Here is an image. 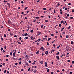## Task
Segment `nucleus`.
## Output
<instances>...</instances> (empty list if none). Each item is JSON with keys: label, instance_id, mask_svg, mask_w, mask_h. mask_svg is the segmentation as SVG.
Here are the masks:
<instances>
[{"label": "nucleus", "instance_id": "nucleus-1", "mask_svg": "<svg viewBox=\"0 0 74 74\" xmlns=\"http://www.w3.org/2000/svg\"><path fill=\"white\" fill-rule=\"evenodd\" d=\"M38 33V34H37V36H39V35H40V34H41L42 33L41 32H37Z\"/></svg>", "mask_w": 74, "mask_h": 74}, {"label": "nucleus", "instance_id": "nucleus-2", "mask_svg": "<svg viewBox=\"0 0 74 74\" xmlns=\"http://www.w3.org/2000/svg\"><path fill=\"white\" fill-rule=\"evenodd\" d=\"M8 24H9V25H10L11 24V21H10V20H9L8 21Z\"/></svg>", "mask_w": 74, "mask_h": 74}, {"label": "nucleus", "instance_id": "nucleus-3", "mask_svg": "<svg viewBox=\"0 0 74 74\" xmlns=\"http://www.w3.org/2000/svg\"><path fill=\"white\" fill-rule=\"evenodd\" d=\"M27 59H28V56L27 55L25 56V60H27Z\"/></svg>", "mask_w": 74, "mask_h": 74}, {"label": "nucleus", "instance_id": "nucleus-4", "mask_svg": "<svg viewBox=\"0 0 74 74\" xmlns=\"http://www.w3.org/2000/svg\"><path fill=\"white\" fill-rule=\"evenodd\" d=\"M56 58H57V60H59V59H60V58H59V56H56Z\"/></svg>", "mask_w": 74, "mask_h": 74}, {"label": "nucleus", "instance_id": "nucleus-5", "mask_svg": "<svg viewBox=\"0 0 74 74\" xmlns=\"http://www.w3.org/2000/svg\"><path fill=\"white\" fill-rule=\"evenodd\" d=\"M16 53V52H14L13 53V57H15V54Z\"/></svg>", "mask_w": 74, "mask_h": 74}, {"label": "nucleus", "instance_id": "nucleus-6", "mask_svg": "<svg viewBox=\"0 0 74 74\" xmlns=\"http://www.w3.org/2000/svg\"><path fill=\"white\" fill-rule=\"evenodd\" d=\"M24 36H27V35H28V34L27 33H26V34H24Z\"/></svg>", "mask_w": 74, "mask_h": 74}, {"label": "nucleus", "instance_id": "nucleus-7", "mask_svg": "<svg viewBox=\"0 0 74 74\" xmlns=\"http://www.w3.org/2000/svg\"><path fill=\"white\" fill-rule=\"evenodd\" d=\"M37 70L36 69L34 70V73H36L37 72Z\"/></svg>", "mask_w": 74, "mask_h": 74}, {"label": "nucleus", "instance_id": "nucleus-8", "mask_svg": "<svg viewBox=\"0 0 74 74\" xmlns=\"http://www.w3.org/2000/svg\"><path fill=\"white\" fill-rule=\"evenodd\" d=\"M48 51H46L45 52V54H46V55H48Z\"/></svg>", "mask_w": 74, "mask_h": 74}, {"label": "nucleus", "instance_id": "nucleus-9", "mask_svg": "<svg viewBox=\"0 0 74 74\" xmlns=\"http://www.w3.org/2000/svg\"><path fill=\"white\" fill-rule=\"evenodd\" d=\"M40 53V52H39V51H37V52L36 53V54H38Z\"/></svg>", "mask_w": 74, "mask_h": 74}, {"label": "nucleus", "instance_id": "nucleus-10", "mask_svg": "<svg viewBox=\"0 0 74 74\" xmlns=\"http://www.w3.org/2000/svg\"><path fill=\"white\" fill-rule=\"evenodd\" d=\"M45 67H47V62H45Z\"/></svg>", "mask_w": 74, "mask_h": 74}, {"label": "nucleus", "instance_id": "nucleus-11", "mask_svg": "<svg viewBox=\"0 0 74 74\" xmlns=\"http://www.w3.org/2000/svg\"><path fill=\"white\" fill-rule=\"evenodd\" d=\"M59 54V52H58V53H57L56 54V55H58Z\"/></svg>", "mask_w": 74, "mask_h": 74}, {"label": "nucleus", "instance_id": "nucleus-12", "mask_svg": "<svg viewBox=\"0 0 74 74\" xmlns=\"http://www.w3.org/2000/svg\"><path fill=\"white\" fill-rule=\"evenodd\" d=\"M19 40H17V42L19 44H21V43L20 42H19Z\"/></svg>", "mask_w": 74, "mask_h": 74}, {"label": "nucleus", "instance_id": "nucleus-13", "mask_svg": "<svg viewBox=\"0 0 74 74\" xmlns=\"http://www.w3.org/2000/svg\"><path fill=\"white\" fill-rule=\"evenodd\" d=\"M36 62V61H34V62L32 63V64H35V63Z\"/></svg>", "mask_w": 74, "mask_h": 74}, {"label": "nucleus", "instance_id": "nucleus-14", "mask_svg": "<svg viewBox=\"0 0 74 74\" xmlns=\"http://www.w3.org/2000/svg\"><path fill=\"white\" fill-rule=\"evenodd\" d=\"M13 60H16V58H15L13 57Z\"/></svg>", "mask_w": 74, "mask_h": 74}, {"label": "nucleus", "instance_id": "nucleus-15", "mask_svg": "<svg viewBox=\"0 0 74 74\" xmlns=\"http://www.w3.org/2000/svg\"><path fill=\"white\" fill-rule=\"evenodd\" d=\"M40 63H41V64H43V61H41L40 62Z\"/></svg>", "mask_w": 74, "mask_h": 74}, {"label": "nucleus", "instance_id": "nucleus-16", "mask_svg": "<svg viewBox=\"0 0 74 74\" xmlns=\"http://www.w3.org/2000/svg\"><path fill=\"white\" fill-rule=\"evenodd\" d=\"M64 29V27L63 28H62L61 29V32H62V30H63V29Z\"/></svg>", "mask_w": 74, "mask_h": 74}, {"label": "nucleus", "instance_id": "nucleus-17", "mask_svg": "<svg viewBox=\"0 0 74 74\" xmlns=\"http://www.w3.org/2000/svg\"><path fill=\"white\" fill-rule=\"evenodd\" d=\"M27 8H28V7H27L26 8H25L24 10H27Z\"/></svg>", "mask_w": 74, "mask_h": 74}, {"label": "nucleus", "instance_id": "nucleus-18", "mask_svg": "<svg viewBox=\"0 0 74 74\" xmlns=\"http://www.w3.org/2000/svg\"><path fill=\"white\" fill-rule=\"evenodd\" d=\"M66 38H69V36L68 35H66Z\"/></svg>", "mask_w": 74, "mask_h": 74}, {"label": "nucleus", "instance_id": "nucleus-19", "mask_svg": "<svg viewBox=\"0 0 74 74\" xmlns=\"http://www.w3.org/2000/svg\"><path fill=\"white\" fill-rule=\"evenodd\" d=\"M51 38H48V41H49V40H51Z\"/></svg>", "mask_w": 74, "mask_h": 74}, {"label": "nucleus", "instance_id": "nucleus-20", "mask_svg": "<svg viewBox=\"0 0 74 74\" xmlns=\"http://www.w3.org/2000/svg\"><path fill=\"white\" fill-rule=\"evenodd\" d=\"M30 38H31V40H33V37L32 36L30 37Z\"/></svg>", "mask_w": 74, "mask_h": 74}, {"label": "nucleus", "instance_id": "nucleus-21", "mask_svg": "<svg viewBox=\"0 0 74 74\" xmlns=\"http://www.w3.org/2000/svg\"><path fill=\"white\" fill-rule=\"evenodd\" d=\"M35 18H36V19H39V18H40V17H35Z\"/></svg>", "mask_w": 74, "mask_h": 74}, {"label": "nucleus", "instance_id": "nucleus-22", "mask_svg": "<svg viewBox=\"0 0 74 74\" xmlns=\"http://www.w3.org/2000/svg\"><path fill=\"white\" fill-rule=\"evenodd\" d=\"M43 10H47V8H43Z\"/></svg>", "mask_w": 74, "mask_h": 74}, {"label": "nucleus", "instance_id": "nucleus-23", "mask_svg": "<svg viewBox=\"0 0 74 74\" xmlns=\"http://www.w3.org/2000/svg\"><path fill=\"white\" fill-rule=\"evenodd\" d=\"M10 36H12L13 35V34L11 32H10Z\"/></svg>", "mask_w": 74, "mask_h": 74}, {"label": "nucleus", "instance_id": "nucleus-24", "mask_svg": "<svg viewBox=\"0 0 74 74\" xmlns=\"http://www.w3.org/2000/svg\"><path fill=\"white\" fill-rule=\"evenodd\" d=\"M60 36L61 38H62V36L61 34L60 35Z\"/></svg>", "mask_w": 74, "mask_h": 74}, {"label": "nucleus", "instance_id": "nucleus-25", "mask_svg": "<svg viewBox=\"0 0 74 74\" xmlns=\"http://www.w3.org/2000/svg\"><path fill=\"white\" fill-rule=\"evenodd\" d=\"M61 25H61V24H59V26L60 27H61Z\"/></svg>", "mask_w": 74, "mask_h": 74}, {"label": "nucleus", "instance_id": "nucleus-26", "mask_svg": "<svg viewBox=\"0 0 74 74\" xmlns=\"http://www.w3.org/2000/svg\"><path fill=\"white\" fill-rule=\"evenodd\" d=\"M19 64H22V62H21V61H20L19 63Z\"/></svg>", "mask_w": 74, "mask_h": 74}, {"label": "nucleus", "instance_id": "nucleus-27", "mask_svg": "<svg viewBox=\"0 0 74 74\" xmlns=\"http://www.w3.org/2000/svg\"><path fill=\"white\" fill-rule=\"evenodd\" d=\"M47 45H49V43H48V42H47Z\"/></svg>", "mask_w": 74, "mask_h": 74}, {"label": "nucleus", "instance_id": "nucleus-28", "mask_svg": "<svg viewBox=\"0 0 74 74\" xmlns=\"http://www.w3.org/2000/svg\"><path fill=\"white\" fill-rule=\"evenodd\" d=\"M30 68H29L28 69V71H29L30 70Z\"/></svg>", "mask_w": 74, "mask_h": 74}, {"label": "nucleus", "instance_id": "nucleus-29", "mask_svg": "<svg viewBox=\"0 0 74 74\" xmlns=\"http://www.w3.org/2000/svg\"><path fill=\"white\" fill-rule=\"evenodd\" d=\"M4 48H5V49L7 48V46H5L4 47Z\"/></svg>", "mask_w": 74, "mask_h": 74}, {"label": "nucleus", "instance_id": "nucleus-30", "mask_svg": "<svg viewBox=\"0 0 74 74\" xmlns=\"http://www.w3.org/2000/svg\"><path fill=\"white\" fill-rule=\"evenodd\" d=\"M53 47H54V48H55V46H56V45H55V44H53Z\"/></svg>", "mask_w": 74, "mask_h": 74}, {"label": "nucleus", "instance_id": "nucleus-31", "mask_svg": "<svg viewBox=\"0 0 74 74\" xmlns=\"http://www.w3.org/2000/svg\"><path fill=\"white\" fill-rule=\"evenodd\" d=\"M55 40H54L53 41H52V44H53V42H55Z\"/></svg>", "mask_w": 74, "mask_h": 74}, {"label": "nucleus", "instance_id": "nucleus-32", "mask_svg": "<svg viewBox=\"0 0 74 74\" xmlns=\"http://www.w3.org/2000/svg\"><path fill=\"white\" fill-rule=\"evenodd\" d=\"M44 48V47H41V48H40V49H43Z\"/></svg>", "mask_w": 74, "mask_h": 74}, {"label": "nucleus", "instance_id": "nucleus-33", "mask_svg": "<svg viewBox=\"0 0 74 74\" xmlns=\"http://www.w3.org/2000/svg\"><path fill=\"white\" fill-rule=\"evenodd\" d=\"M49 69H47V73H48L49 72Z\"/></svg>", "mask_w": 74, "mask_h": 74}, {"label": "nucleus", "instance_id": "nucleus-34", "mask_svg": "<svg viewBox=\"0 0 74 74\" xmlns=\"http://www.w3.org/2000/svg\"><path fill=\"white\" fill-rule=\"evenodd\" d=\"M45 22H48V20H45Z\"/></svg>", "mask_w": 74, "mask_h": 74}, {"label": "nucleus", "instance_id": "nucleus-35", "mask_svg": "<svg viewBox=\"0 0 74 74\" xmlns=\"http://www.w3.org/2000/svg\"><path fill=\"white\" fill-rule=\"evenodd\" d=\"M43 27V25H42L41 26V28H42Z\"/></svg>", "mask_w": 74, "mask_h": 74}, {"label": "nucleus", "instance_id": "nucleus-36", "mask_svg": "<svg viewBox=\"0 0 74 74\" xmlns=\"http://www.w3.org/2000/svg\"><path fill=\"white\" fill-rule=\"evenodd\" d=\"M30 32H31V33H33V30H31L30 31Z\"/></svg>", "mask_w": 74, "mask_h": 74}, {"label": "nucleus", "instance_id": "nucleus-37", "mask_svg": "<svg viewBox=\"0 0 74 74\" xmlns=\"http://www.w3.org/2000/svg\"><path fill=\"white\" fill-rule=\"evenodd\" d=\"M29 63H32V62H31V61L29 60Z\"/></svg>", "mask_w": 74, "mask_h": 74}, {"label": "nucleus", "instance_id": "nucleus-38", "mask_svg": "<svg viewBox=\"0 0 74 74\" xmlns=\"http://www.w3.org/2000/svg\"><path fill=\"white\" fill-rule=\"evenodd\" d=\"M73 41H71V44H73Z\"/></svg>", "mask_w": 74, "mask_h": 74}, {"label": "nucleus", "instance_id": "nucleus-39", "mask_svg": "<svg viewBox=\"0 0 74 74\" xmlns=\"http://www.w3.org/2000/svg\"><path fill=\"white\" fill-rule=\"evenodd\" d=\"M29 39V38L28 37H25V39H26L27 40V39Z\"/></svg>", "mask_w": 74, "mask_h": 74}, {"label": "nucleus", "instance_id": "nucleus-40", "mask_svg": "<svg viewBox=\"0 0 74 74\" xmlns=\"http://www.w3.org/2000/svg\"><path fill=\"white\" fill-rule=\"evenodd\" d=\"M10 55H11V56H12V53L10 52Z\"/></svg>", "mask_w": 74, "mask_h": 74}, {"label": "nucleus", "instance_id": "nucleus-41", "mask_svg": "<svg viewBox=\"0 0 74 74\" xmlns=\"http://www.w3.org/2000/svg\"><path fill=\"white\" fill-rule=\"evenodd\" d=\"M30 71H31L32 72L33 71V69H31Z\"/></svg>", "mask_w": 74, "mask_h": 74}, {"label": "nucleus", "instance_id": "nucleus-42", "mask_svg": "<svg viewBox=\"0 0 74 74\" xmlns=\"http://www.w3.org/2000/svg\"><path fill=\"white\" fill-rule=\"evenodd\" d=\"M51 51L52 52H55V50H53V49L51 50Z\"/></svg>", "mask_w": 74, "mask_h": 74}, {"label": "nucleus", "instance_id": "nucleus-43", "mask_svg": "<svg viewBox=\"0 0 74 74\" xmlns=\"http://www.w3.org/2000/svg\"><path fill=\"white\" fill-rule=\"evenodd\" d=\"M3 47H1V51H3Z\"/></svg>", "mask_w": 74, "mask_h": 74}, {"label": "nucleus", "instance_id": "nucleus-44", "mask_svg": "<svg viewBox=\"0 0 74 74\" xmlns=\"http://www.w3.org/2000/svg\"><path fill=\"white\" fill-rule=\"evenodd\" d=\"M63 53V56H65V55H66V54L65 53Z\"/></svg>", "mask_w": 74, "mask_h": 74}, {"label": "nucleus", "instance_id": "nucleus-45", "mask_svg": "<svg viewBox=\"0 0 74 74\" xmlns=\"http://www.w3.org/2000/svg\"><path fill=\"white\" fill-rule=\"evenodd\" d=\"M70 19H73V17H70Z\"/></svg>", "mask_w": 74, "mask_h": 74}, {"label": "nucleus", "instance_id": "nucleus-46", "mask_svg": "<svg viewBox=\"0 0 74 74\" xmlns=\"http://www.w3.org/2000/svg\"><path fill=\"white\" fill-rule=\"evenodd\" d=\"M63 21H62L60 23H61V24H62V23H63Z\"/></svg>", "mask_w": 74, "mask_h": 74}, {"label": "nucleus", "instance_id": "nucleus-47", "mask_svg": "<svg viewBox=\"0 0 74 74\" xmlns=\"http://www.w3.org/2000/svg\"><path fill=\"white\" fill-rule=\"evenodd\" d=\"M62 34H65V32H63V33Z\"/></svg>", "mask_w": 74, "mask_h": 74}, {"label": "nucleus", "instance_id": "nucleus-48", "mask_svg": "<svg viewBox=\"0 0 74 74\" xmlns=\"http://www.w3.org/2000/svg\"><path fill=\"white\" fill-rule=\"evenodd\" d=\"M6 71H7V70H5L4 71V73H6Z\"/></svg>", "mask_w": 74, "mask_h": 74}, {"label": "nucleus", "instance_id": "nucleus-49", "mask_svg": "<svg viewBox=\"0 0 74 74\" xmlns=\"http://www.w3.org/2000/svg\"><path fill=\"white\" fill-rule=\"evenodd\" d=\"M37 3H38L40 1V0H38V1H36Z\"/></svg>", "mask_w": 74, "mask_h": 74}, {"label": "nucleus", "instance_id": "nucleus-50", "mask_svg": "<svg viewBox=\"0 0 74 74\" xmlns=\"http://www.w3.org/2000/svg\"><path fill=\"white\" fill-rule=\"evenodd\" d=\"M21 39H22V38H21V37H20L19 38V40H21Z\"/></svg>", "mask_w": 74, "mask_h": 74}, {"label": "nucleus", "instance_id": "nucleus-51", "mask_svg": "<svg viewBox=\"0 0 74 74\" xmlns=\"http://www.w3.org/2000/svg\"><path fill=\"white\" fill-rule=\"evenodd\" d=\"M3 66H5V63H3Z\"/></svg>", "mask_w": 74, "mask_h": 74}, {"label": "nucleus", "instance_id": "nucleus-52", "mask_svg": "<svg viewBox=\"0 0 74 74\" xmlns=\"http://www.w3.org/2000/svg\"><path fill=\"white\" fill-rule=\"evenodd\" d=\"M6 37V35L5 34H4V37Z\"/></svg>", "mask_w": 74, "mask_h": 74}, {"label": "nucleus", "instance_id": "nucleus-53", "mask_svg": "<svg viewBox=\"0 0 74 74\" xmlns=\"http://www.w3.org/2000/svg\"><path fill=\"white\" fill-rule=\"evenodd\" d=\"M14 37H17V36L16 35H15L14 36Z\"/></svg>", "mask_w": 74, "mask_h": 74}, {"label": "nucleus", "instance_id": "nucleus-54", "mask_svg": "<svg viewBox=\"0 0 74 74\" xmlns=\"http://www.w3.org/2000/svg\"><path fill=\"white\" fill-rule=\"evenodd\" d=\"M51 36H54L53 34H51Z\"/></svg>", "mask_w": 74, "mask_h": 74}, {"label": "nucleus", "instance_id": "nucleus-55", "mask_svg": "<svg viewBox=\"0 0 74 74\" xmlns=\"http://www.w3.org/2000/svg\"><path fill=\"white\" fill-rule=\"evenodd\" d=\"M72 64H74V61H73L72 62Z\"/></svg>", "mask_w": 74, "mask_h": 74}, {"label": "nucleus", "instance_id": "nucleus-56", "mask_svg": "<svg viewBox=\"0 0 74 74\" xmlns=\"http://www.w3.org/2000/svg\"><path fill=\"white\" fill-rule=\"evenodd\" d=\"M60 14H63V13L62 12H60Z\"/></svg>", "mask_w": 74, "mask_h": 74}, {"label": "nucleus", "instance_id": "nucleus-57", "mask_svg": "<svg viewBox=\"0 0 74 74\" xmlns=\"http://www.w3.org/2000/svg\"><path fill=\"white\" fill-rule=\"evenodd\" d=\"M67 10V8H65V10Z\"/></svg>", "mask_w": 74, "mask_h": 74}, {"label": "nucleus", "instance_id": "nucleus-58", "mask_svg": "<svg viewBox=\"0 0 74 74\" xmlns=\"http://www.w3.org/2000/svg\"><path fill=\"white\" fill-rule=\"evenodd\" d=\"M67 62H70V60H68L67 61Z\"/></svg>", "mask_w": 74, "mask_h": 74}, {"label": "nucleus", "instance_id": "nucleus-59", "mask_svg": "<svg viewBox=\"0 0 74 74\" xmlns=\"http://www.w3.org/2000/svg\"><path fill=\"white\" fill-rule=\"evenodd\" d=\"M70 16V15H69V14H67V16Z\"/></svg>", "mask_w": 74, "mask_h": 74}, {"label": "nucleus", "instance_id": "nucleus-60", "mask_svg": "<svg viewBox=\"0 0 74 74\" xmlns=\"http://www.w3.org/2000/svg\"><path fill=\"white\" fill-rule=\"evenodd\" d=\"M7 74H8L9 73V71H7Z\"/></svg>", "mask_w": 74, "mask_h": 74}, {"label": "nucleus", "instance_id": "nucleus-61", "mask_svg": "<svg viewBox=\"0 0 74 74\" xmlns=\"http://www.w3.org/2000/svg\"><path fill=\"white\" fill-rule=\"evenodd\" d=\"M2 67V65L0 64V67Z\"/></svg>", "mask_w": 74, "mask_h": 74}, {"label": "nucleus", "instance_id": "nucleus-62", "mask_svg": "<svg viewBox=\"0 0 74 74\" xmlns=\"http://www.w3.org/2000/svg\"><path fill=\"white\" fill-rule=\"evenodd\" d=\"M69 74H72V72H70L69 73Z\"/></svg>", "mask_w": 74, "mask_h": 74}, {"label": "nucleus", "instance_id": "nucleus-63", "mask_svg": "<svg viewBox=\"0 0 74 74\" xmlns=\"http://www.w3.org/2000/svg\"><path fill=\"white\" fill-rule=\"evenodd\" d=\"M9 8H10V4L8 5Z\"/></svg>", "mask_w": 74, "mask_h": 74}, {"label": "nucleus", "instance_id": "nucleus-64", "mask_svg": "<svg viewBox=\"0 0 74 74\" xmlns=\"http://www.w3.org/2000/svg\"><path fill=\"white\" fill-rule=\"evenodd\" d=\"M51 74H53V72H51Z\"/></svg>", "mask_w": 74, "mask_h": 74}]
</instances>
